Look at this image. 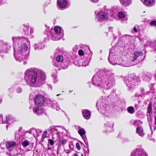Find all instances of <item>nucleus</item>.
<instances>
[{"label":"nucleus","mask_w":156,"mask_h":156,"mask_svg":"<svg viewBox=\"0 0 156 156\" xmlns=\"http://www.w3.org/2000/svg\"><path fill=\"white\" fill-rule=\"evenodd\" d=\"M114 75L112 70H99L92 78L93 84L104 92L105 90L112 88L115 84Z\"/></svg>","instance_id":"obj_1"},{"label":"nucleus","mask_w":156,"mask_h":156,"mask_svg":"<svg viewBox=\"0 0 156 156\" xmlns=\"http://www.w3.org/2000/svg\"><path fill=\"white\" fill-rule=\"evenodd\" d=\"M12 40L16 60L20 62L24 59H27L30 53L29 49L27 45L29 43L28 40L23 37H12Z\"/></svg>","instance_id":"obj_2"},{"label":"nucleus","mask_w":156,"mask_h":156,"mask_svg":"<svg viewBox=\"0 0 156 156\" xmlns=\"http://www.w3.org/2000/svg\"><path fill=\"white\" fill-rule=\"evenodd\" d=\"M24 79L27 84L31 87H38L45 82L46 76L41 70L36 68L27 70L25 73Z\"/></svg>","instance_id":"obj_3"},{"label":"nucleus","mask_w":156,"mask_h":156,"mask_svg":"<svg viewBox=\"0 0 156 156\" xmlns=\"http://www.w3.org/2000/svg\"><path fill=\"white\" fill-rule=\"evenodd\" d=\"M119 53V51L118 49H116L115 47L111 48L108 58L109 62L113 65H118L123 66L129 67L130 65L127 63V61L122 60V58L118 57Z\"/></svg>","instance_id":"obj_4"},{"label":"nucleus","mask_w":156,"mask_h":156,"mask_svg":"<svg viewBox=\"0 0 156 156\" xmlns=\"http://www.w3.org/2000/svg\"><path fill=\"white\" fill-rule=\"evenodd\" d=\"M108 96L107 99L105 96L101 97L96 104V106L98 110L100 111L101 114L105 116H108L110 115L109 111L108 110V106L107 102L109 100V97Z\"/></svg>","instance_id":"obj_5"},{"label":"nucleus","mask_w":156,"mask_h":156,"mask_svg":"<svg viewBox=\"0 0 156 156\" xmlns=\"http://www.w3.org/2000/svg\"><path fill=\"white\" fill-rule=\"evenodd\" d=\"M47 38L43 39V42H46L50 39L53 41L60 40L64 36L63 30H48L47 31Z\"/></svg>","instance_id":"obj_6"},{"label":"nucleus","mask_w":156,"mask_h":156,"mask_svg":"<svg viewBox=\"0 0 156 156\" xmlns=\"http://www.w3.org/2000/svg\"><path fill=\"white\" fill-rule=\"evenodd\" d=\"M145 57V55L142 52L136 51L130 56L129 62L127 61V63L130 65L129 66H134L142 61Z\"/></svg>","instance_id":"obj_7"},{"label":"nucleus","mask_w":156,"mask_h":156,"mask_svg":"<svg viewBox=\"0 0 156 156\" xmlns=\"http://www.w3.org/2000/svg\"><path fill=\"white\" fill-rule=\"evenodd\" d=\"M124 81L128 89L131 90L139 84L140 80L138 76L129 75L125 78Z\"/></svg>","instance_id":"obj_8"},{"label":"nucleus","mask_w":156,"mask_h":156,"mask_svg":"<svg viewBox=\"0 0 156 156\" xmlns=\"http://www.w3.org/2000/svg\"><path fill=\"white\" fill-rule=\"evenodd\" d=\"M147 119L148 121L150 127L151 132H152L153 131L155 130L156 128V126H154L152 124H151V116L152 115V104L150 103L147 108Z\"/></svg>","instance_id":"obj_9"},{"label":"nucleus","mask_w":156,"mask_h":156,"mask_svg":"<svg viewBox=\"0 0 156 156\" xmlns=\"http://www.w3.org/2000/svg\"><path fill=\"white\" fill-rule=\"evenodd\" d=\"M64 129L66 131V130L63 129L62 127L56 126L55 127L52 128L50 129V133L52 134V137L55 136L56 137L60 138L62 136V132L61 131V130Z\"/></svg>","instance_id":"obj_10"},{"label":"nucleus","mask_w":156,"mask_h":156,"mask_svg":"<svg viewBox=\"0 0 156 156\" xmlns=\"http://www.w3.org/2000/svg\"><path fill=\"white\" fill-rule=\"evenodd\" d=\"M11 45L9 43L4 42L0 40V53H8L11 48ZM0 56H2V55Z\"/></svg>","instance_id":"obj_11"},{"label":"nucleus","mask_w":156,"mask_h":156,"mask_svg":"<svg viewBox=\"0 0 156 156\" xmlns=\"http://www.w3.org/2000/svg\"><path fill=\"white\" fill-rule=\"evenodd\" d=\"M131 156H148L140 146H138L131 152Z\"/></svg>","instance_id":"obj_12"},{"label":"nucleus","mask_w":156,"mask_h":156,"mask_svg":"<svg viewBox=\"0 0 156 156\" xmlns=\"http://www.w3.org/2000/svg\"><path fill=\"white\" fill-rule=\"evenodd\" d=\"M96 19L97 21L100 22H101L104 20H107L108 19V14L102 10L97 13Z\"/></svg>","instance_id":"obj_13"},{"label":"nucleus","mask_w":156,"mask_h":156,"mask_svg":"<svg viewBox=\"0 0 156 156\" xmlns=\"http://www.w3.org/2000/svg\"><path fill=\"white\" fill-rule=\"evenodd\" d=\"M45 102L44 96L41 94L37 95L34 99V102L36 105L41 106L43 105Z\"/></svg>","instance_id":"obj_14"},{"label":"nucleus","mask_w":156,"mask_h":156,"mask_svg":"<svg viewBox=\"0 0 156 156\" xmlns=\"http://www.w3.org/2000/svg\"><path fill=\"white\" fill-rule=\"evenodd\" d=\"M14 119L13 116L12 115H8L6 116V121L3 122V116L0 115V123H6L7 124H10L14 122Z\"/></svg>","instance_id":"obj_15"},{"label":"nucleus","mask_w":156,"mask_h":156,"mask_svg":"<svg viewBox=\"0 0 156 156\" xmlns=\"http://www.w3.org/2000/svg\"><path fill=\"white\" fill-rule=\"evenodd\" d=\"M46 103L49 106L53 109H55L57 111H58L60 109L56 101L48 100L46 101Z\"/></svg>","instance_id":"obj_16"},{"label":"nucleus","mask_w":156,"mask_h":156,"mask_svg":"<svg viewBox=\"0 0 156 156\" xmlns=\"http://www.w3.org/2000/svg\"><path fill=\"white\" fill-rule=\"evenodd\" d=\"M91 56L92 55L90 54L86 58V55H85V57L81 59L82 66H85L88 65L89 61L91 59Z\"/></svg>","instance_id":"obj_17"},{"label":"nucleus","mask_w":156,"mask_h":156,"mask_svg":"<svg viewBox=\"0 0 156 156\" xmlns=\"http://www.w3.org/2000/svg\"><path fill=\"white\" fill-rule=\"evenodd\" d=\"M57 3L58 6L61 8H65L67 7V0H58Z\"/></svg>","instance_id":"obj_18"},{"label":"nucleus","mask_w":156,"mask_h":156,"mask_svg":"<svg viewBox=\"0 0 156 156\" xmlns=\"http://www.w3.org/2000/svg\"><path fill=\"white\" fill-rule=\"evenodd\" d=\"M118 17L122 19V22L125 23L127 20L128 18L125 13L123 12H120L118 14Z\"/></svg>","instance_id":"obj_19"},{"label":"nucleus","mask_w":156,"mask_h":156,"mask_svg":"<svg viewBox=\"0 0 156 156\" xmlns=\"http://www.w3.org/2000/svg\"><path fill=\"white\" fill-rule=\"evenodd\" d=\"M16 145V143L13 141H7L6 143V147L9 151H10Z\"/></svg>","instance_id":"obj_20"},{"label":"nucleus","mask_w":156,"mask_h":156,"mask_svg":"<svg viewBox=\"0 0 156 156\" xmlns=\"http://www.w3.org/2000/svg\"><path fill=\"white\" fill-rule=\"evenodd\" d=\"M82 113L83 117L86 119H89L90 118L91 113L87 109H83L82 111Z\"/></svg>","instance_id":"obj_21"},{"label":"nucleus","mask_w":156,"mask_h":156,"mask_svg":"<svg viewBox=\"0 0 156 156\" xmlns=\"http://www.w3.org/2000/svg\"><path fill=\"white\" fill-rule=\"evenodd\" d=\"M141 93L139 92L136 93L135 95V96L136 98H139L140 97H144L145 94H147L148 93H149V92H146L145 93H144V90L143 88L141 89Z\"/></svg>","instance_id":"obj_22"},{"label":"nucleus","mask_w":156,"mask_h":156,"mask_svg":"<svg viewBox=\"0 0 156 156\" xmlns=\"http://www.w3.org/2000/svg\"><path fill=\"white\" fill-rule=\"evenodd\" d=\"M34 47V49L35 50H37L44 48L45 47V45L42 42L37 44H35Z\"/></svg>","instance_id":"obj_23"},{"label":"nucleus","mask_w":156,"mask_h":156,"mask_svg":"<svg viewBox=\"0 0 156 156\" xmlns=\"http://www.w3.org/2000/svg\"><path fill=\"white\" fill-rule=\"evenodd\" d=\"M63 59V57L62 55H58L56 58L57 62L53 63V65L56 67H58L59 65L57 64V63L58 62H62Z\"/></svg>","instance_id":"obj_24"},{"label":"nucleus","mask_w":156,"mask_h":156,"mask_svg":"<svg viewBox=\"0 0 156 156\" xmlns=\"http://www.w3.org/2000/svg\"><path fill=\"white\" fill-rule=\"evenodd\" d=\"M136 133L139 136L141 137H143L145 134L143 128L141 127H138L136 128Z\"/></svg>","instance_id":"obj_25"},{"label":"nucleus","mask_w":156,"mask_h":156,"mask_svg":"<svg viewBox=\"0 0 156 156\" xmlns=\"http://www.w3.org/2000/svg\"><path fill=\"white\" fill-rule=\"evenodd\" d=\"M143 3L146 6H151L155 4V0H144Z\"/></svg>","instance_id":"obj_26"},{"label":"nucleus","mask_w":156,"mask_h":156,"mask_svg":"<svg viewBox=\"0 0 156 156\" xmlns=\"http://www.w3.org/2000/svg\"><path fill=\"white\" fill-rule=\"evenodd\" d=\"M104 125L105 127L107 128L106 131L107 132H110L112 131V127L113 126V123H110L109 122L108 123L105 124Z\"/></svg>","instance_id":"obj_27"},{"label":"nucleus","mask_w":156,"mask_h":156,"mask_svg":"<svg viewBox=\"0 0 156 156\" xmlns=\"http://www.w3.org/2000/svg\"><path fill=\"white\" fill-rule=\"evenodd\" d=\"M33 111L36 114L39 115L42 113L43 110L41 108H33Z\"/></svg>","instance_id":"obj_28"},{"label":"nucleus","mask_w":156,"mask_h":156,"mask_svg":"<svg viewBox=\"0 0 156 156\" xmlns=\"http://www.w3.org/2000/svg\"><path fill=\"white\" fill-rule=\"evenodd\" d=\"M119 1L121 4L126 6L129 5L132 2V0H119Z\"/></svg>","instance_id":"obj_29"},{"label":"nucleus","mask_w":156,"mask_h":156,"mask_svg":"<svg viewBox=\"0 0 156 156\" xmlns=\"http://www.w3.org/2000/svg\"><path fill=\"white\" fill-rule=\"evenodd\" d=\"M23 31L25 35H30L31 38L34 37V35L33 34L34 33L33 30H23Z\"/></svg>","instance_id":"obj_30"},{"label":"nucleus","mask_w":156,"mask_h":156,"mask_svg":"<svg viewBox=\"0 0 156 156\" xmlns=\"http://www.w3.org/2000/svg\"><path fill=\"white\" fill-rule=\"evenodd\" d=\"M53 71L51 74V76L53 79L54 82L55 83L58 81V79L57 78V71L56 69H55Z\"/></svg>","instance_id":"obj_31"},{"label":"nucleus","mask_w":156,"mask_h":156,"mask_svg":"<svg viewBox=\"0 0 156 156\" xmlns=\"http://www.w3.org/2000/svg\"><path fill=\"white\" fill-rule=\"evenodd\" d=\"M30 144V142L27 140H24L22 142V144L24 147H26Z\"/></svg>","instance_id":"obj_32"},{"label":"nucleus","mask_w":156,"mask_h":156,"mask_svg":"<svg viewBox=\"0 0 156 156\" xmlns=\"http://www.w3.org/2000/svg\"><path fill=\"white\" fill-rule=\"evenodd\" d=\"M127 111L129 113L131 114H133L135 112L134 108L132 106H129L128 107Z\"/></svg>","instance_id":"obj_33"},{"label":"nucleus","mask_w":156,"mask_h":156,"mask_svg":"<svg viewBox=\"0 0 156 156\" xmlns=\"http://www.w3.org/2000/svg\"><path fill=\"white\" fill-rule=\"evenodd\" d=\"M34 131H35V129H30L29 131H23V132L22 133L21 135H24V134H26L27 133H29L30 134H34Z\"/></svg>","instance_id":"obj_34"},{"label":"nucleus","mask_w":156,"mask_h":156,"mask_svg":"<svg viewBox=\"0 0 156 156\" xmlns=\"http://www.w3.org/2000/svg\"><path fill=\"white\" fill-rule=\"evenodd\" d=\"M78 128L79 129L78 131V133L81 136H82L85 134L86 132L84 129H80V126H78Z\"/></svg>","instance_id":"obj_35"},{"label":"nucleus","mask_w":156,"mask_h":156,"mask_svg":"<svg viewBox=\"0 0 156 156\" xmlns=\"http://www.w3.org/2000/svg\"><path fill=\"white\" fill-rule=\"evenodd\" d=\"M85 149H84L83 151L85 156H88V154L89 152V149L88 146L85 147Z\"/></svg>","instance_id":"obj_36"},{"label":"nucleus","mask_w":156,"mask_h":156,"mask_svg":"<svg viewBox=\"0 0 156 156\" xmlns=\"http://www.w3.org/2000/svg\"><path fill=\"white\" fill-rule=\"evenodd\" d=\"M149 25L151 27H156V20H152L151 21Z\"/></svg>","instance_id":"obj_37"},{"label":"nucleus","mask_w":156,"mask_h":156,"mask_svg":"<svg viewBox=\"0 0 156 156\" xmlns=\"http://www.w3.org/2000/svg\"><path fill=\"white\" fill-rule=\"evenodd\" d=\"M151 47L153 49V51L156 50V41H154L151 44Z\"/></svg>","instance_id":"obj_38"},{"label":"nucleus","mask_w":156,"mask_h":156,"mask_svg":"<svg viewBox=\"0 0 156 156\" xmlns=\"http://www.w3.org/2000/svg\"><path fill=\"white\" fill-rule=\"evenodd\" d=\"M143 76L144 77V80H147L148 79H150L151 78V76H149L148 74H145L143 75Z\"/></svg>","instance_id":"obj_39"},{"label":"nucleus","mask_w":156,"mask_h":156,"mask_svg":"<svg viewBox=\"0 0 156 156\" xmlns=\"http://www.w3.org/2000/svg\"><path fill=\"white\" fill-rule=\"evenodd\" d=\"M16 91L17 93H20L22 92V89L21 87H19L16 88Z\"/></svg>","instance_id":"obj_40"},{"label":"nucleus","mask_w":156,"mask_h":156,"mask_svg":"<svg viewBox=\"0 0 156 156\" xmlns=\"http://www.w3.org/2000/svg\"><path fill=\"white\" fill-rule=\"evenodd\" d=\"M22 132H21V133H20V134H19L18 137L20 139H23V138H24V137H25V134H24V135H21L20 136V135L22 134Z\"/></svg>","instance_id":"obj_41"},{"label":"nucleus","mask_w":156,"mask_h":156,"mask_svg":"<svg viewBox=\"0 0 156 156\" xmlns=\"http://www.w3.org/2000/svg\"><path fill=\"white\" fill-rule=\"evenodd\" d=\"M48 144L52 145L54 144V142L51 139H49L48 140Z\"/></svg>","instance_id":"obj_42"},{"label":"nucleus","mask_w":156,"mask_h":156,"mask_svg":"<svg viewBox=\"0 0 156 156\" xmlns=\"http://www.w3.org/2000/svg\"><path fill=\"white\" fill-rule=\"evenodd\" d=\"M78 53L80 55L82 56L84 55V52L82 50H80L78 51Z\"/></svg>","instance_id":"obj_43"},{"label":"nucleus","mask_w":156,"mask_h":156,"mask_svg":"<svg viewBox=\"0 0 156 156\" xmlns=\"http://www.w3.org/2000/svg\"><path fill=\"white\" fill-rule=\"evenodd\" d=\"M47 134V132L46 131H44V134H43L42 137V139H44V138L46 137V135Z\"/></svg>","instance_id":"obj_44"},{"label":"nucleus","mask_w":156,"mask_h":156,"mask_svg":"<svg viewBox=\"0 0 156 156\" xmlns=\"http://www.w3.org/2000/svg\"><path fill=\"white\" fill-rule=\"evenodd\" d=\"M35 131L34 132V134L35 133H37V134H39V133H41V131L39 129H37V130L35 129Z\"/></svg>","instance_id":"obj_45"},{"label":"nucleus","mask_w":156,"mask_h":156,"mask_svg":"<svg viewBox=\"0 0 156 156\" xmlns=\"http://www.w3.org/2000/svg\"><path fill=\"white\" fill-rule=\"evenodd\" d=\"M8 0H0V5L5 3Z\"/></svg>","instance_id":"obj_46"},{"label":"nucleus","mask_w":156,"mask_h":156,"mask_svg":"<svg viewBox=\"0 0 156 156\" xmlns=\"http://www.w3.org/2000/svg\"><path fill=\"white\" fill-rule=\"evenodd\" d=\"M76 146L78 150H79L80 149V145L79 143H76Z\"/></svg>","instance_id":"obj_47"},{"label":"nucleus","mask_w":156,"mask_h":156,"mask_svg":"<svg viewBox=\"0 0 156 156\" xmlns=\"http://www.w3.org/2000/svg\"><path fill=\"white\" fill-rule=\"evenodd\" d=\"M51 29H61V27H60L58 26H56L54 27V29L53 28H51Z\"/></svg>","instance_id":"obj_48"},{"label":"nucleus","mask_w":156,"mask_h":156,"mask_svg":"<svg viewBox=\"0 0 156 156\" xmlns=\"http://www.w3.org/2000/svg\"><path fill=\"white\" fill-rule=\"evenodd\" d=\"M139 121H134L133 123L134 126H136L137 125V124L138 123Z\"/></svg>","instance_id":"obj_49"},{"label":"nucleus","mask_w":156,"mask_h":156,"mask_svg":"<svg viewBox=\"0 0 156 156\" xmlns=\"http://www.w3.org/2000/svg\"><path fill=\"white\" fill-rule=\"evenodd\" d=\"M33 98V96L32 95V94H30V96H29V99H32Z\"/></svg>","instance_id":"obj_50"},{"label":"nucleus","mask_w":156,"mask_h":156,"mask_svg":"<svg viewBox=\"0 0 156 156\" xmlns=\"http://www.w3.org/2000/svg\"><path fill=\"white\" fill-rule=\"evenodd\" d=\"M139 26H135L134 27L133 29H138Z\"/></svg>","instance_id":"obj_51"},{"label":"nucleus","mask_w":156,"mask_h":156,"mask_svg":"<svg viewBox=\"0 0 156 156\" xmlns=\"http://www.w3.org/2000/svg\"><path fill=\"white\" fill-rule=\"evenodd\" d=\"M72 144L71 143H69V147L70 148H72Z\"/></svg>","instance_id":"obj_52"},{"label":"nucleus","mask_w":156,"mask_h":156,"mask_svg":"<svg viewBox=\"0 0 156 156\" xmlns=\"http://www.w3.org/2000/svg\"><path fill=\"white\" fill-rule=\"evenodd\" d=\"M91 2H97L98 0H90Z\"/></svg>","instance_id":"obj_53"},{"label":"nucleus","mask_w":156,"mask_h":156,"mask_svg":"<svg viewBox=\"0 0 156 156\" xmlns=\"http://www.w3.org/2000/svg\"><path fill=\"white\" fill-rule=\"evenodd\" d=\"M134 107L136 109H137L138 108V105L137 104H135L134 105Z\"/></svg>","instance_id":"obj_54"},{"label":"nucleus","mask_w":156,"mask_h":156,"mask_svg":"<svg viewBox=\"0 0 156 156\" xmlns=\"http://www.w3.org/2000/svg\"><path fill=\"white\" fill-rule=\"evenodd\" d=\"M25 27V28L26 29H31V28H30V26H26Z\"/></svg>","instance_id":"obj_55"},{"label":"nucleus","mask_w":156,"mask_h":156,"mask_svg":"<svg viewBox=\"0 0 156 156\" xmlns=\"http://www.w3.org/2000/svg\"><path fill=\"white\" fill-rule=\"evenodd\" d=\"M133 30V33H136L138 32V30Z\"/></svg>","instance_id":"obj_56"},{"label":"nucleus","mask_w":156,"mask_h":156,"mask_svg":"<svg viewBox=\"0 0 156 156\" xmlns=\"http://www.w3.org/2000/svg\"><path fill=\"white\" fill-rule=\"evenodd\" d=\"M66 152L67 153H70V151L69 150H68L66 151Z\"/></svg>","instance_id":"obj_57"},{"label":"nucleus","mask_w":156,"mask_h":156,"mask_svg":"<svg viewBox=\"0 0 156 156\" xmlns=\"http://www.w3.org/2000/svg\"><path fill=\"white\" fill-rule=\"evenodd\" d=\"M72 156H78V155L77 154L75 153L73 154V155Z\"/></svg>","instance_id":"obj_58"},{"label":"nucleus","mask_w":156,"mask_h":156,"mask_svg":"<svg viewBox=\"0 0 156 156\" xmlns=\"http://www.w3.org/2000/svg\"><path fill=\"white\" fill-rule=\"evenodd\" d=\"M84 142L86 144V145L87 146V144H88V142H87V140H84Z\"/></svg>","instance_id":"obj_59"},{"label":"nucleus","mask_w":156,"mask_h":156,"mask_svg":"<svg viewBox=\"0 0 156 156\" xmlns=\"http://www.w3.org/2000/svg\"><path fill=\"white\" fill-rule=\"evenodd\" d=\"M155 125L156 126V116L155 118Z\"/></svg>","instance_id":"obj_60"},{"label":"nucleus","mask_w":156,"mask_h":156,"mask_svg":"<svg viewBox=\"0 0 156 156\" xmlns=\"http://www.w3.org/2000/svg\"><path fill=\"white\" fill-rule=\"evenodd\" d=\"M27 63V62L26 61H24V62H23V64L25 65V64H26Z\"/></svg>","instance_id":"obj_61"},{"label":"nucleus","mask_w":156,"mask_h":156,"mask_svg":"<svg viewBox=\"0 0 156 156\" xmlns=\"http://www.w3.org/2000/svg\"><path fill=\"white\" fill-rule=\"evenodd\" d=\"M126 36V35H124L123 36H122V37L123 38H125Z\"/></svg>","instance_id":"obj_62"},{"label":"nucleus","mask_w":156,"mask_h":156,"mask_svg":"<svg viewBox=\"0 0 156 156\" xmlns=\"http://www.w3.org/2000/svg\"><path fill=\"white\" fill-rule=\"evenodd\" d=\"M48 150H51V147H49L48 148Z\"/></svg>","instance_id":"obj_63"},{"label":"nucleus","mask_w":156,"mask_h":156,"mask_svg":"<svg viewBox=\"0 0 156 156\" xmlns=\"http://www.w3.org/2000/svg\"><path fill=\"white\" fill-rule=\"evenodd\" d=\"M2 101V99L1 98H0V104L1 103Z\"/></svg>","instance_id":"obj_64"}]
</instances>
